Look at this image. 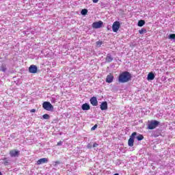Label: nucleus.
<instances>
[{"mask_svg": "<svg viewBox=\"0 0 175 175\" xmlns=\"http://www.w3.org/2000/svg\"><path fill=\"white\" fill-rule=\"evenodd\" d=\"M132 75L129 72L124 71L119 75L118 81L119 83H128L131 81Z\"/></svg>", "mask_w": 175, "mask_h": 175, "instance_id": "1", "label": "nucleus"}, {"mask_svg": "<svg viewBox=\"0 0 175 175\" xmlns=\"http://www.w3.org/2000/svg\"><path fill=\"white\" fill-rule=\"evenodd\" d=\"M42 107L47 111H53V110H54V106H53V105H51V103L49 101L44 102L42 104Z\"/></svg>", "mask_w": 175, "mask_h": 175, "instance_id": "2", "label": "nucleus"}, {"mask_svg": "<svg viewBox=\"0 0 175 175\" xmlns=\"http://www.w3.org/2000/svg\"><path fill=\"white\" fill-rule=\"evenodd\" d=\"M136 135H137V133L133 132L130 136V138L128 140V146L129 147H133V144L135 143V136H136Z\"/></svg>", "mask_w": 175, "mask_h": 175, "instance_id": "3", "label": "nucleus"}, {"mask_svg": "<svg viewBox=\"0 0 175 175\" xmlns=\"http://www.w3.org/2000/svg\"><path fill=\"white\" fill-rule=\"evenodd\" d=\"M158 125H159V122L157 120H151L148 125V129H155Z\"/></svg>", "mask_w": 175, "mask_h": 175, "instance_id": "4", "label": "nucleus"}, {"mask_svg": "<svg viewBox=\"0 0 175 175\" xmlns=\"http://www.w3.org/2000/svg\"><path fill=\"white\" fill-rule=\"evenodd\" d=\"M121 27V24L119 21H115L112 25V31L113 32H118V29H120Z\"/></svg>", "mask_w": 175, "mask_h": 175, "instance_id": "5", "label": "nucleus"}, {"mask_svg": "<svg viewBox=\"0 0 175 175\" xmlns=\"http://www.w3.org/2000/svg\"><path fill=\"white\" fill-rule=\"evenodd\" d=\"M103 25V22L101 21L98 22H94L92 24V27L94 28L95 29H98L99 28H102V26Z\"/></svg>", "mask_w": 175, "mask_h": 175, "instance_id": "6", "label": "nucleus"}, {"mask_svg": "<svg viewBox=\"0 0 175 175\" xmlns=\"http://www.w3.org/2000/svg\"><path fill=\"white\" fill-rule=\"evenodd\" d=\"M29 73H37L38 72V66L32 64L29 67Z\"/></svg>", "mask_w": 175, "mask_h": 175, "instance_id": "7", "label": "nucleus"}, {"mask_svg": "<svg viewBox=\"0 0 175 175\" xmlns=\"http://www.w3.org/2000/svg\"><path fill=\"white\" fill-rule=\"evenodd\" d=\"M10 155L12 157H18V155H20V151L17 150H12L10 151Z\"/></svg>", "mask_w": 175, "mask_h": 175, "instance_id": "8", "label": "nucleus"}, {"mask_svg": "<svg viewBox=\"0 0 175 175\" xmlns=\"http://www.w3.org/2000/svg\"><path fill=\"white\" fill-rule=\"evenodd\" d=\"M114 80V75L113 74L109 73L106 78V83H113V81Z\"/></svg>", "mask_w": 175, "mask_h": 175, "instance_id": "9", "label": "nucleus"}, {"mask_svg": "<svg viewBox=\"0 0 175 175\" xmlns=\"http://www.w3.org/2000/svg\"><path fill=\"white\" fill-rule=\"evenodd\" d=\"M47 162H49V159L47 158L40 159L37 161V165H42V163H47Z\"/></svg>", "mask_w": 175, "mask_h": 175, "instance_id": "10", "label": "nucleus"}, {"mask_svg": "<svg viewBox=\"0 0 175 175\" xmlns=\"http://www.w3.org/2000/svg\"><path fill=\"white\" fill-rule=\"evenodd\" d=\"M90 103L92 106H96L98 105V100L96 97H92L90 98Z\"/></svg>", "mask_w": 175, "mask_h": 175, "instance_id": "11", "label": "nucleus"}, {"mask_svg": "<svg viewBox=\"0 0 175 175\" xmlns=\"http://www.w3.org/2000/svg\"><path fill=\"white\" fill-rule=\"evenodd\" d=\"M100 109L101 110H107V102L104 101V102L101 103V104L100 105Z\"/></svg>", "mask_w": 175, "mask_h": 175, "instance_id": "12", "label": "nucleus"}, {"mask_svg": "<svg viewBox=\"0 0 175 175\" xmlns=\"http://www.w3.org/2000/svg\"><path fill=\"white\" fill-rule=\"evenodd\" d=\"M81 109L82 110H90V109H91V107L90 106V105H88V103H84L82 105Z\"/></svg>", "mask_w": 175, "mask_h": 175, "instance_id": "13", "label": "nucleus"}, {"mask_svg": "<svg viewBox=\"0 0 175 175\" xmlns=\"http://www.w3.org/2000/svg\"><path fill=\"white\" fill-rule=\"evenodd\" d=\"M147 79L148 80H154L155 79V75L153 72H149Z\"/></svg>", "mask_w": 175, "mask_h": 175, "instance_id": "14", "label": "nucleus"}, {"mask_svg": "<svg viewBox=\"0 0 175 175\" xmlns=\"http://www.w3.org/2000/svg\"><path fill=\"white\" fill-rule=\"evenodd\" d=\"M105 60L107 62H111L113 61V57H111V55H107Z\"/></svg>", "mask_w": 175, "mask_h": 175, "instance_id": "15", "label": "nucleus"}, {"mask_svg": "<svg viewBox=\"0 0 175 175\" xmlns=\"http://www.w3.org/2000/svg\"><path fill=\"white\" fill-rule=\"evenodd\" d=\"M144 24H146V21H144V20H140L138 21L137 25L138 27H143Z\"/></svg>", "mask_w": 175, "mask_h": 175, "instance_id": "16", "label": "nucleus"}, {"mask_svg": "<svg viewBox=\"0 0 175 175\" xmlns=\"http://www.w3.org/2000/svg\"><path fill=\"white\" fill-rule=\"evenodd\" d=\"M88 13V10L87 9H83L81 12V14H82V16H85L87 15Z\"/></svg>", "mask_w": 175, "mask_h": 175, "instance_id": "17", "label": "nucleus"}, {"mask_svg": "<svg viewBox=\"0 0 175 175\" xmlns=\"http://www.w3.org/2000/svg\"><path fill=\"white\" fill-rule=\"evenodd\" d=\"M147 33V29L142 28L140 30H139V33H140V35H143V33Z\"/></svg>", "mask_w": 175, "mask_h": 175, "instance_id": "18", "label": "nucleus"}, {"mask_svg": "<svg viewBox=\"0 0 175 175\" xmlns=\"http://www.w3.org/2000/svg\"><path fill=\"white\" fill-rule=\"evenodd\" d=\"M3 161L5 166H8V165H9V159H8V158L5 157L4 159H3Z\"/></svg>", "mask_w": 175, "mask_h": 175, "instance_id": "19", "label": "nucleus"}, {"mask_svg": "<svg viewBox=\"0 0 175 175\" xmlns=\"http://www.w3.org/2000/svg\"><path fill=\"white\" fill-rule=\"evenodd\" d=\"M0 70L1 72H6L7 70V68H6V66L5 65H1V67H0Z\"/></svg>", "mask_w": 175, "mask_h": 175, "instance_id": "20", "label": "nucleus"}, {"mask_svg": "<svg viewBox=\"0 0 175 175\" xmlns=\"http://www.w3.org/2000/svg\"><path fill=\"white\" fill-rule=\"evenodd\" d=\"M143 139H144V136H143L142 134H139L138 136H137V139L138 142L143 140Z\"/></svg>", "mask_w": 175, "mask_h": 175, "instance_id": "21", "label": "nucleus"}, {"mask_svg": "<svg viewBox=\"0 0 175 175\" xmlns=\"http://www.w3.org/2000/svg\"><path fill=\"white\" fill-rule=\"evenodd\" d=\"M44 120H49L50 118V115L45 113L42 116Z\"/></svg>", "mask_w": 175, "mask_h": 175, "instance_id": "22", "label": "nucleus"}, {"mask_svg": "<svg viewBox=\"0 0 175 175\" xmlns=\"http://www.w3.org/2000/svg\"><path fill=\"white\" fill-rule=\"evenodd\" d=\"M102 44H103V42L102 41L96 42V45L97 46H102Z\"/></svg>", "mask_w": 175, "mask_h": 175, "instance_id": "23", "label": "nucleus"}, {"mask_svg": "<svg viewBox=\"0 0 175 175\" xmlns=\"http://www.w3.org/2000/svg\"><path fill=\"white\" fill-rule=\"evenodd\" d=\"M98 128V124H95L93 127H92L91 131H95Z\"/></svg>", "mask_w": 175, "mask_h": 175, "instance_id": "24", "label": "nucleus"}, {"mask_svg": "<svg viewBox=\"0 0 175 175\" xmlns=\"http://www.w3.org/2000/svg\"><path fill=\"white\" fill-rule=\"evenodd\" d=\"M59 163H61V162H59V161H55L54 166H57L58 165H59Z\"/></svg>", "mask_w": 175, "mask_h": 175, "instance_id": "25", "label": "nucleus"}, {"mask_svg": "<svg viewBox=\"0 0 175 175\" xmlns=\"http://www.w3.org/2000/svg\"><path fill=\"white\" fill-rule=\"evenodd\" d=\"M170 39H175V34H170Z\"/></svg>", "mask_w": 175, "mask_h": 175, "instance_id": "26", "label": "nucleus"}, {"mask_svg": "<svg viewBox=\"0 0 175 175\" xmlns=\"http://www.w3.org/2000/svg\"><path fill=\"white\" fill-rule=\"evenodd\" d=\"M88 148L90 149L92 148V146L91 145V144H88L87 146Z\"/></svg>", "mask_w": 175, "mask_h": 175, "instance_id": "27", "label": "nucleus"}, {"mask_svg": "<svg viewBox=\"0 0 175 175\" xmlns=\"http://www.w3.org/2000/svg\"><path fill=\"white\" fill-rule=\"evenodd\" d=\"M98 146H99V144H96V142L94 143V144H93L94 148L98 147Z\"/></svg>", "mask_w": 175, "mask_h": 175, "instance_id": "28", "label": "nucleus"}, {"mask_svg": "<svg viewBox=\"0 0 175 175\" xmlns=\"http://www.w3.org/2000/svg\"><path fill=\"white\" fill-rule=\"evenodd\" d=\"M57 146H62V142L60 141V142H57Z\"/></svg>", "mask_w": 175, "mask_h": 175, "instance_id": "29", "label": "nucleus"}, {"mask_svg": "<svg viewBox=\"0 0 175 175\" xmlns=\"http://www.w3.org/2000/svg\"><path fill=\"white\" fill-rule=\"evenodd\" d=\"M92 2L94 3H98V2H99V0H92Z\"/></svg>", "mask_w": 175, "mask_h": 175, "instance_id": "30", "label": "nucleus"}, {"mask_svg": "<svg viewBox=\"0 0 175 175\" xmlns=\"http://www.w3.org/2000/svg\"><path fill=\"white\" fill-rule=\"evenodd\" d=\"M36 111V109H32L30 111L31 113H35Z\"/></svg>", "mask_w": 175, "mask_h": 175, "instance_id": "31", "label": "nucleus"}, {"mask_svg": "<svg viewBox=\"0 0 175 175\" xmlns=\"http://www.w3.org/2000/svg\"><path fill=\"white\" fill-rule=\"evenodd\" d=\"M172 62L174 63L175 62V59H172Z\"/></svg>", "mask_w": 175, "mask_h": 175, "instance_id": "32", "label": "nucleus"}, {"mask_svg": "<svg viewBox=\"0 0 175 175\" xmlns=\"http://www.w3.org/2000/svg\"><path fill=\"white\" fill-rule=\"evenodd\" d=\"M0 175H3L1 172H0Z\"/></svg>", "mask_w": 175, "mask_h": 175, "instance_id": "33", "label": "nucleus"}]
</instances>
